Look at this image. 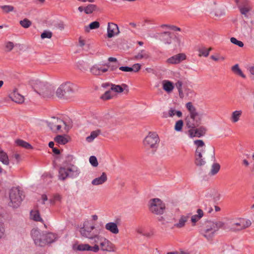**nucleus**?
Here are the masks:
<instances>
[{
	"instance_id": "obj_52",
	"label": "nucleus",
	"mask_w": 254,
	"mask_h": 254,
	"mask_svg": "<svg viewBox=\"0 0 254 254\" xmlns=\"http://www.w3.org/2000/svg\"><path fill=\"white\" fill-rule=\"evenodd\" d=\"M141 65L140 64H134L132 65V66L131 67V68L132 69V71L134 72H137L141 69Z\"/></svg>"
},
{
	"instance_id": "obj_42",
	"label": "nucleus",
	"mask_w": 254,
	"mask_h": 254,
	"mask_svg": "<svg viewBox=\"0 0 254 254\" xmlns=\"http://www.w3.org/2000/svg\"><path fill=\"white\" fill-rule=\"evenodd\" d=\"M19 23L24 28H28L32 25L31 21L27 18H24L23 20H20Z\"/></svg>"
},
{
	"instance_id": "obj_63",
	"label": "nucleus",
	"mask_w": 254,
	"mask_h": 254,
	"mask_svg": "<svg viewBox=\"0 0 254 254\" xmlns=\"http://www.w3.org/2000/svg\"><path fill=\"white\" fill-rule=\"evenodd\" d=\"M170 29L171 30H174V31H181L180 28L178 27H177L176 26H174V25H171V26H170Z\"/></svg>"
},
{
	"instance_id": "obj_34",
	"label": "nucleus",
	"mask_w": 254,
	"mask_h": 254,
	"mask_svg": "<svg viewBox=\"0 0 254 254\" xmlns=\"http://www.w3.org/2000/svg\"><path fill=\"white\" fill-rule=\"evenodd\" d=\"M197 214L194 215L191 217V221L193 223H195L200 220L203 216V212L201 209L197 210Z\"/></svg>"
},
{
	"instance_id": "obj_45",
	"label": "nucleus",
	"mask_w": 254,
	"mask_h": 254,
	"mask_svg": "<svg viewBox=\"0 0 254 254\" xmlns=\"http://www.w3.org/2000/svg\"><path fill=\"white\" fill-rule=\"evenodd\" d=\"M87 244H80L77 245L76 247H75V246H74L73 248L74 249H75L79 251H87Z\"/></svg>"
},
{
	"instance_id": "obj_10",
	"label": "nucleus",
	"mask_w": 254,
	"mask_h": 254,
	"mask_svg": "<svg viewBox=\"0 0 254 254\" xmlns=\"http://www.w3.org/2000/svg\"><path fill=\"white\" fill-rule=\"evenodd\" d=\"M166 208L165 204L163 201L158 198H153L149 202V210L156 215L163 214Z\"/></svg>"
},
{
	"instance_id": "obj_32",
	"label": "nucleus",
	"mask_w": 254,
	"mask_h": 254,
	"mask_svg": "<svg viewBox=\"0 0 254 254\" xmlns=\"http://www.w3.org/2000/svg\"><path fill=\"white\" fill-rule=\"evenodd\" d=\"M231 70L235 74L239 75L244 78H246L245 75L243 73L242 70L240 68L238 64L233 66L231 67Z\"/></svg>"
},
{
	"instance_id": "obj_21",
	"label": "nucleus",
	"mask_w": 254,
	"mask_h": 254,
	"mask_svg": "<svg viewBox=\"0 0 254 254\" xmlns=\"http://www.w3.org/2000/svg\"><path fill=\"white\" fill-rule=\"evenodd\" d=\"M11 99L15 103L21 104L24 102V96L20 94L16 89H15L13 92L10 95Z\"/></svg>"
},
{
	"instance_id": "obj_24",
	"label": "nucleus",
	"mask_w": 254,
	"mask_h": 254,
	"mask_svg": "<svg viewBox=\"0 0 254 254\" xmlns=\"http://www.w3.org/2000/svg\"><path fill=\"white\" fill-rule=\"evenodd\" d=\"M105 228L106 230L114 234H117L119 232L117 224L114 222H109L107 223L105 225Z\"/></svg>"
},
{
	"instance_id": "obj_59",
	"label": "nucleus",
	"mask_w": 254,
	"mask_h": 254,
	"mask_svg": "<svg viewBox=\"0 0 254 254\" xmlns=\"http://www.w3.org/2000/svg\"><path fill=\"white\" fill-rule=\"evenodd\" d=\"M225 12L221 9H219L215 12V16L220 17L224 15Z\"/></svg>"
},
{
	"instance_id": "obj_4",
	"label": "nucleus",
	"mask_w": 254,
	"mask_h": 254,
	"mask_svg": "<svg viewBox=\"0 0 254 254\" xmlns=\"http://www.w3.org/2000/svg\"><path fill=\"white\" fill-rule=\"evenodd\" d=\"M77 90L76 86L70 82L63 83L56 91L59 98L69 99L73 96Z\"/></svg>"
},
{
	"instance_id": "obj_12",
	"label": "nucleus",
	"mask_w": 254,
	"mask_h": 254,
	"mask_svg": "<svg viewBox=\"0 0 254 254\" xmlns=\"http://www.w3.org/2000/svg\"><path fill=\"white\" fill-rule=\"evenodd\" d=\"M237 6L243 15L248 18L250 15V11L252 10V6L248 0H235Z\"/></svg>"
},
{
	"instance_id": "obj_8",
	"label": "nucleus",
	"mask_w": 254,
	"mask_h": 254,
	"mask_svg": "<svg viewBox=\"0 0 254 254\" xmlns=\"http://www.w3.org/2000/svg\"><path fill=\"white\" fill-rule=\"evenodd\" d=\"M94 229V225L91 224L90 221H86L84 222L83 227L80 228L79 232L83 237L89 239H99V236L93 231Z\"/></svg>"
},
{
	"instance_id": "obj_29",
	"label": "nucleus",
	"mask_w": 254,
	"mask_h": 254,
	"mask_svg": "<svg viewBox=\"0 0 254 254\" xmlns=\"http://www.w3.org/2000/svg\"><path fill=\"white\" fill-rule=\"evenodd\" d=\"M242 115V110H237L232 112L230 117V120L233 123L238 122Z\"/></svg>"
},
{
	"instance_id": "obj_62",
	"label": "nucleus",
	"mask_w": 254,
	"mask_h": 254,
	"mask_svg": "<svg viewBox=\"0 0 254 254\" xmlns=\"http://www.w3.org/2000/svg\"><path fill=\"white\" fill-rule=\"evenodd\" d=\"M99 247L98 245H95V246L93 247L92 252L97 253L99 251Z\"/></svg>"
},
{
	"instance_id": "obj_37",
	"label": "nucleus",
	"mask_w": 254,
	"mask_h": 254,
	"mask_svg": "<svg viewBox=\"0 0 254 254\" xmlns=\"http://www.w3.org/2000/svg\"><path fill=\"white\" fill-rule=\"evenodd\" d=\"M100 23L98 21H94L91 22L88 26L85 27V31L89 32L90 30L96 29L99 27Z\"/></svg>"
},
{
	"instance_id": "obj_39",
	"label": "nucleus",
	"mask_w": 254,
	"mask_h": 254,
	"mask_svg": "<svg viewBox=\"0 0 254 254\" xmlns=\"http://www.w3.org/2000/svg\"><path fill=\"white\" fill-rule=\"evenodd\" d=\"M97 7L95 4H89L87 6L84 7V11L86 14H91L93 11H95Z\"/></svg>"
},
{
	"instance_id": "obj_43",
	"label": "nucleus",
	"mask_w": 254,
	"mask_h": 254,
	"mask_svg": "<svg viewBox=\"0 0 254 254\" xmlns=\"http://www.w3.org/2000/svg\"><path fill=\"white\" fill-rule=\"evenodd\" d=\"M31 215L32 216V218L34 221L41 222L43 221L41 218L40 213L38 211H31Z\"/></svg>"
},
{
	"instance_id": "obj_27",
	"label": "nucleus",
	"mask_w": 254,
	"mask_h": 254,
	"mask_svg": "<svg viewBox=\"0 0 254 254\" xmlns=\"http://www.w3.org/2000/svg\"><path fill=\"white\" fill-rule=\"evenodd\" d=\"M92 123L93 125L100 127H104L107 124L106 121L102 118L99 117L94 118Z\"/></svg>"
},
{
	"instance_id": "obj_5",
	"label": "nucleus",
	"mask_w": 254,
	"mask_h": 254,
	"mask_svg": "<svg viewBox=\"0 0 254 254\" xmlns=\"http://www.w3.org/2000/svg\"><path fill=\"white\" fill-rule=\"evenodd\" d=\"M194 144L197 147L194 154V164L198 167H201L206 163L202 156V153L205 152V143L202 140L198 139L194 141Z\"/></svg>"
},
{
	"instance_id": "obj_55",
	"label": "nucleus",
	"mask_w": 254,
	"mask_h": 254,
	"mask_svg": "<svg viewBox=\"0 0 254 254\" xmlns=\"http://www.w3.org/2000/svg\"><path fill=\"white\" fill-rule=\"evenodd\" d=\"M119 69L125 72H131L132 69L129 66H120Z\"/></svg>"
},
{
	"instance_id": "obj_35",
	"label": "nucleus",
	"mask_w": 254,
	"mask_h": 254,
	"mask_svg": "<svg viewBox=\"0 0 254 254\" xmlns=\"http://www.w3.org/2000/svg\"><path fill=\"white\" fill-rule=\"evenodd\" d=\"M54 140L59 144L64 145L68 142L67 138L62 135H58L54 138Z\"/></svg>"
},
{
	"instance_id": "obj_36",
	"label": "nucleus",
	"mask_w": 254,
	"mask_h": 254,
	"mask_svg": "<svg viewBox=\"0 0 254 254\" xmlns=\"http://www.w3.org/2000/svg\"><path fill=\"white\" fill-rule=\"evenodd\" d=\"M122 86L124 87L125 88L127 87V86L125 84H123L122 86L111 84V89L115 92L121 93L124 91V89Z\"/></svg>"
},
{
	"instance_id": "obj_33",
	"label": "nucleus",
	"mask_w": 254,
	"mask_h": 254,
	"mask_svg": "<svg viewBox=\"0 0 254 254\" xmlns=\"http://www.w3.org/2000/svg\"><path fill=\"white\" fill-rule=\"evenodd\" d=\"M101 133V131L100 129H97L96 130L92 131L91 132L90 135L86 137V141L88 142H92Z\"/></svg>"
},
{
	"instance_id": "obj_53",
	"label": "nucleus",
	"mask_w": 254,
	"mask_h": 254,
	"mask_svg": "<svg viewBox=\"0 0 254 254\" xmlns=\"http://www.w3.org/2000/svg\"><path fill=\"white\" fill-rule=\"evenodd\" d=\"M61 196L59 194H56L54 195V198L50 200V203L54 204L56 201H61Z\"/></svg>"
},
{
	"instance_id": "obj_41",
	"label": "nucleus",
	"mask_w": 254,
	"mask_h": 254,
	"mask_svg": "<svg viewBox=\"0 0 254 254\" xmlns=\"http://www.w3.org/2000/svg\"><path fill=\"white\" fill-rule=\"evenodd\" d=\"M220 169V165L218 163H214L211 167L210 174L211 175H216Z\"/></svg>"
},
{
	"instance_id": "obj_13",
	"label": "nucleus",
	"mask_w": 254,
	"mask_h": 254,
	"mask_svg": "<svg viewBox=\"0 0 254 254\" xmlns=\"http://www.w3.org/2000/svg\"><path fill=\"white\" fill-rule=\"evenodd\" d=\"M250 220L243 218L236 219L231 225V229L233 231H240L246 229L251 225Z\"/></svg>"
},
{
	"instance_id": "obj_57",
	"label": "nucleus",
	"mask_w": 254,
	"mask_h": 254,
	"mask_svg": "<svg viewBox=\"0 0 254 254\" xmlns=\"http://www.w3.org/2000/svg\"><path fill=\"white\" fill-rule=\"evenodd\" d=\"M5 232V229L4 227L3 224L0 223V239L4 235Z\"/></svg>"
},
{
	"instance_id": "obj_7",
	"label": "nucleus",
	"mask_w": 254,
	"mask_h": 254,
	"mask_svg": "<svg viewBox=\"0 0 254 254\" xmlns=\"http://www.w3.org/2000/svg\"><path fill=\"white\" fill-rule=\"evenodd\" d=\"M160 139L158 134L154 132H149L143 140V145L146 149H152L154 153L157 150Z\"/></svg>"
},
{
	"instance_id": "obj_48",
	"label": "nucleus",
	"mask_w": 254,
	"mask_h": 254,
	"mask_svg": "<svg viewBox=\"0 0 254 254\" xmlns=\"http://www.w3.org/2000/svg\"><path fill=\"white\" fill-rule=\"evenodd\" d=\"M230 41L232 43L238 45L240 47H243L244 46V44L242 41L238 40L234 37H232L230 39Z\"/></svg>"
},
{
	"instance_id": "obj_31",
	"label": "nucleus",
	"mask_w": 254,
	"mask_h": 254,
	"mask_svg": "<svg viewBox=\"0 0 254 254\" xmlns=\"http://www.w3.org/2000/svg\"><path fill=\"white\" fill-rule=\"evenodd\" d=\"M0 161L5 165L9 164V160L6 152L0 148Z\"/></svg>"
},
{
	"instance_id": "obj_30",
	"label": "nucleus",
	"mask_w": 254,
	"mask_h": 254,
	"mask_svg": "<svg viewBox=\"0 0 254 254\" xmlns=\"http://www.w3.org/2000/svg\"><path fill=\"white\" fill-rule=\"evenodd\" d=\"M189 218V216L182 215L179 220L178 223L174 225L175 227L178 228H181L185 226L186 223L188 221Z\"/></svg>"
},
{
	"instance_id": "obj_40",
	"label": "nucleus",
	"mask_w": 254,
	"mask_h": 254,
	"mask_svg": "<svg viewBox=\"0 0 254 254\" xmlns=\"http://www.w3.org/2000/svg\"><path fill=\"white\" fill-rule=\"evenodd\" d=\"M16 143L17 145L25 148L26 149H32V146L28 142L21 140V139H17L16 141Z\"/></svg>"
},
{
	"instance_id": "obj_38",
	"label": "nucleus",
	"mask_w": 254,
	"mask_h": 254,
	"mask_svg": "<svg viewBox=\"0 0 254 254\" xmlns=\"http://www.w3.org/2000/svg\"><path fill=\"white\" fill-rule=\"evenodd\" d=\"M212 48H209L207 49L205 47H202L199 48L198 50L199 52V56H204L205 57H207L209 55V52L212 50Z\"/></svg>"
},
{
	"instance_id": "obj_22",
	"label": "nucleus",
	"mask_w": 254,
	"mask_h": 254,
	"mask_svg": "<svg viewBox=\"0 0 254 254\" xmlns=\"http://www.w3.org/2000/svg\"><path fill=\"white\" fill-rule=\"evenodd\" d=\"M159 39L165 44H170L172 43L171 33L170 32H164L158 34Z\"/></svg>"
},
{
	"instance_id": "obj_61",
	"label": "nucleus",
	"mask_w": 254,
	"mask_h": 254,
	"mask_svg": "<svg viewBox=\"0 0 254 254\" xmlns=\"http://www.w3.org/2000/svg\"><path fill=\"white\" fill-rule=\"evenodd\" d=\"M57 27L60 30H63L64 28V25L63 22H60L57 25Z\"/></svg>"
},
{
	"instance_id": "obj_9",
	"label": "nucleus",
	"mask_w": 254,
	"mask_h": 254,
	"mask_svg": "<svg viewBox=\"0 0 254 254\" xmlns=\"http://www.w3.org/2000/svg\"><path fill=\"white\" fill-rule=\"evenodd\" d=\"M23 191L20 190L18 188H12L9 192V198L11 206L13 208L18 207L24 198Z\"/></svg>"
},
{
	"instance_id": "obj_6",
	"label": "nucleus",
	"mask_w": 254,
	"mask_h": 254,
	"mask_svg": "<svg viewBox=\"0 0 254 254\" xmlns=\"http://www.w3.org/2000/svg\"><path fill=\"white\" fill-rule=\"evenodd\" d=\"M79 173L80 171L76 166L70 164L67 167H61L59 168V179L64 181L67 177L75 178L79 175Z\"/></svg>"
},
{
	"instance_id": "obj_44",
	"label": "nucleus",
	"mask_w": 254,
	"mask_h": 254,
	"mask_svg": "<svg viewBox=\"0 0 254 254\" xmlns=\"http://www.w3.org/2000/svg\"><path fill=\"white\" fill-rule=\"evenodd\" d=\"M0 8L2 9L5 13H9V12L13 11L14 8L13 6L9 5H4L0 6Z\"/></svg>"
},
{
	"instance_id": "obj_51",
	"label": "nucleus",
	"mask_w": 254,
	"mask_h": 254,
	"mask_svg": "<svg viewBox=\"0 0 254 254\" xmlns=\"http://www.w3.org/2000/svg\"><path fill=\"white\" fill-rule=\"evenodd\" d=\"M250 158L249 157L246 159H243L242 161V165L246 168H248L250 163L252 162V161L251 162H250Z\"/></svg>"
},
{
	"instance_id": "obj_25",
	"label": "nucleus",
	"mask_w": 254,
	"mask_h": 254,
	"mask_svg": "<svg viewBox=\"0 0 254 254\" xmlns=\"http://www.w3.org/2000/svg\"><path fill=\"white\" fill-rule=\"evenodd\" d=\"M149 58V53L144 50H142L134 57L133 59L136 60H140L142 59L147 60Z\"/></svg>"
},
{
	"instance_id": "obj_3",
	"label": "nucleus",
	"mask_w": 254,
	"mask_h": 254,
	"mask_svg": "<svg viewBox=\"0 0 254 254\" xmlns=\"http://www.w3.org/2000/svg\"><path fill=\"white\" fill-rule=\"evenodd\" d=\"M31 85L34 90L44 98H50L55 93V89L51 85L39 80H33Z\"/></svg>"
},
{
	"instance_id": "obj_23",
	"label": "nucleus",
	"mask_w": 254,
	"mask_h": 254,
	"mask_svg": "<svg viewBox=\"0 0 254 254\" xmlns=\"http://www.w3.org/2000/svg\"><path fill=\"white\" fill-rule=\"evenodd\" d=\"M107 180V175L105 172L102 173L101 176L92 180L91 183L94 186L100 185L104 184Z\"/></svg>"
},
{
	"instance_id": "obj_64",
	"label": "nucleus",
	"mask_w": 254,
	"mask_h": 254,
	"mask_svg": "<svg viewBox=\"0 0 254 254\" xmlns=\"http://www.w3.org/2000/svg\"><path fill=\"white\" fill-rule=\"evenodd\" d=\"M53 149V152L56 154H59L60 151L59 149L54 147Z\"/></svg>"
},
{
	"instance_id": "obj_28",
	"label": "nucleus",
	"mask_w": 254,
	"mask_h": 254,
	"mask_svg": "<svg viewBox=\"0 0 254 254\" xmlns=\"http://www.w3.org/2000/svg\"><path fill=\"white\" fill-rule=\"evenodd\" d=\"M43 241L45 242L44 246L46 244H50L53 243L56 238L55 234L52 233H49L43 236Z\"/></svg>"
},
{
	"instance_id": "obj_49",
	"label": "nucleus",
	"mask_w": 254,
	"mask_h": 254,
	"mask_svg": "<svg viewBox=\"0 0 254 254\" xmlns=\"http://www.w3.org/2000/svg\"><path fill=\"white\" fill-rule=\"evenodd\" d=\"M89 162L93 167H97L98 165L97 159L94 156H91L90 157Z\"/></svg>"
},
{
	"instance_id": "obj_20",
	"label": "nucleus",
	"mask_w": 254,
	"mask_h": 254,
	"mask_svg": "<svg viewBox=\"0 0 254 254\" xmlns=\"http://www.w3.org/2000/svg\"><path fill=\"white\" fill-rule=\"evenodd\" d=\"M108 71V68L103 67L101 64H95L90 69V72L94 75H100L102 73Z\"/></svg>"
},
{
	"instance_id": "obj_11",
	"label": "nucleus",
	"mask_w": 254,
	"mask_h": 254,
	"mask_svg": "<svg viewBox=\"0 0 254 254\" xmlns=\"http://www.w3.org/2000/svg\"><path fill=\"white\" fill-rule=\"evenodd\" d=\"M175 86L178 90L179 95L180 98L183 99L185 96L192 98L195 95L194 91L188 86L184 85L183 87V82L178 80L175 83Z\"/></svg>"
},
{
	"instance_id": "obj_58",
	"label": "nucleus",
	"mask_w": 254,
	"mask_h": 254,
	"mask_svg": "<svg viewBox=\"0 0 254 254\" xmlns=\"http://www.w3.org/2000/svg\"><path fill=\"white\" fill-rule=\"evenodd\" d=\"M12 157L15 158L17 163H19L21 160L20 155L19 154L15 153L12 155Z\"/></svg>"
},
{
	"instance_id": "obj_14",
	"label": "nucleus",
	"mask_w": 254,
	"mask_h": 254,
	"mask_svg": "<svg viewBox=\"0 0 254 254\" xmlns=\"http://www.w3.org/2000/svg\"><path fill=\"white\" fill-rule=\"evenodd\" d=\"M63 126H64V129L65 130H68L69 129V127H67L66 123L60 119L54 118L53 121L48 123V127L54 132H57L59 131Z\"/></svg>"
},
{
	"instance_id": "obj_2",
	"label": "nucleus",
	"mask_w": 254,
	"mask_h": 254,
	"mask_svg": "<svg viewBox=\"0 0 254 254\" xmlns=\"http://www.w3.org/2000/svg\"><path fill=\"white\" fill-rule=\"evenodd\" d=\"M186 106L189 112V115L185 119L187 127L190 129L198 127L201 123L202 116L197 112L191 102L187 103Z\"/></svg>"
},
{
	"instance_id": "obj_1",
	"label": "nucleus",
	"mask_w": 254,
	"mask_h": 254,
	"mask_svg": "<svg viewBox=\"0 0 254 254\" xmlns=\"http://www.w3.org/2000/svg\"><path fill=\"white\" fill-rule=\"evenodd\" d=\"M224 226V223L220 221H206L199 229V232L207 241H212L216 233Z\"/></svg>"
},
{
	"instance_id": "obj_47",
	"label": "nucleus",
	"mask_w": 254,
	"mask_h": 254,
	"mask_svg": "<svg viewBox=\"0 0 254 254\" xmlns=\"http://www.w3.org/2000/svg\"><path fill=\"white\" fill-rule=\"evenodd\" d=\"M53 34L51 31H44L41 35L42 39L49 38L50 39L52 37Z\"/></svg>"
},
{
	"instance_id": "obj_16",
	"label": "nucleus",
	"mask_w": 254,
	"mask_h": 254,
	"mask_svg": "<svg viewBox=\"0 0 254 254\" xmlns=\"http://www.w3.org/2000/svg\"><path fill=\"white\" fill-rule=\"evenodd\" d=\"M207 131V129L203 126L198 127L188 130L189 136L191 138L197 137H200L204 136Z\"/></svg>"
},
{
	"instance_id": "obj_26",
	"label": "nucleus",
	"mask_w": 254,
	"mask_h": 254,
	"mask_svg": "<svg viewBox=\"0 0 254 254\" xmlns=\"http://www.w3.org/2000/svg\"><path fill=\"white\" fill-rule=\"evenodd\" d=\"M163 89L168 93L171 92L174 88V85L171 81L165 80L162 82Z\"/></svg>"
},
{
	"instance_id": "obj_15",
	"label": "nucleus",
	"mask_w": 254,
	"mask_h": 254,
	"mask_svg": "<svg viewBox=\"0 0 254 254\" xmlns=\"http://www.w3.org/2000/svg\"><path fill=\"white\" fill-rule=\"evenodd\" d=\"M100 241V249L103 251L115 252L114 245L105 238H100L97 239Z\"/></svg>"
},
{
	"instance_id": "obj_46",
	"label": "nucleus",
	"mask_w": 254,
	"mask_h": 254,
	"mask_svg": "<svg viewBox=\"0 0 254 254\" xmlns=\"http://www.w3.org/2000/svg\"><path fill=\"white\" fill-rule=\"evenodd\" d=\"M184 125L183 121L182 120L177 121L175 124V129L176 131H181Z\"/></svg>"
},
{
	"instance_id": "obj_18",
	"label": "nucleus",
	"mask_w": 254,
	"mask_h": 254,
	"mask_svg": "<svg viewBox=\"0 0 254 254\" xmlns=\"http://www.w3.org/2000/svg\"><path fill=\"white\" fill-rule=\"evenodd\" d=\"M187 56L185 54L180 53L168 59L166 61V63L172 64H179L182 61L185 60Z\"/></svg>"
},
{
	"instance_id": "obj_60",
	"label": "nucleus",
	"mask_w": 254,
	"mask_h": 254,
	"mask_svg": "<svg viewBox=\"0 0 254 254\" xmlns=\"http://www.w3.org/2000/svg\"><path fill=\"white\" fill-rule=\"evenodd\" d=\"M176 110L173 108H171L169 111V115L170 117H173L175 115Z\"/></svg>"
},
{
	"instance_id": "obj_50",
	"label": "nucleus",
	"mask_w": 254,
	"mask_h": 254,
	"mask_svg": "<svg viewBox=\"0 0 254 254\" xmlns=\"http://www.w3.org/2000/svg\"><path fill=\"white\" fill-rule=\"evenodd\" d=\"M111 93L110 91H107L104 94L101 96V98L104 100L110 99L112 98Z\"/></svg>"
},
{
	"instance_id": "obj_17",
	"label": "nucleus",
	"mask_w": 254,
	"mask_h": 254,
	"mask_svg": "<svg viewBox=\"0 0 254 254\" xmlns=\"http://www.w3.org/2000/svg\"><path fill=\"white\" fill-rule=\"evenodd\" d=\"M31 236L36 245L43 247L44 246L45 242L43 241V236L40 232L36 229H33L31 232Z\"/></svg>"
},
{
	"instance_id": "obj_56",
	"label": "nucleus",
	"mask_w": 254,
	"mask_h": 254,
	"mask_svg": "<svg viewBox=\"0 0 254 254\" xmlns=\"http://www.w3.org/2000/svg\"><path fill=\"white\" fill-rule=\"evenodd\" d=\"M246 67L252 75L254 74V66L251 65L250 64H247L246 65Z\"/></svg>"
},
{
	"instance_id": "obj_54",
	"label": "nucleus",
	"mask_w": 254,
	"mask_h": 254,
	"mask_svg": "<svg viewBox=\"0 0 254 254\" xmlns=\"http://www.w3.org/2000/svg\"><path fill=\"white\" fill-rule=\"evenodd\" d=\"M14 44L11 42H7L5 44V48L7 49V51H11L14 48Z\"/></svg>"
},
{
	"instance_id": "obj_19",
	"label": "nucleus",
	"mask_w": 254,
	"mask_h": 254,
	"mask_svg": "<svg viewBox=\"0 0 254 254\" xmlns=\"http://www.w3.org/2000/svg\"><path fill=\"white\" fill-rule=\"evenodd\" d=\"M118 25L114 23H108L107 28V37L111 38L119 33Z\"/></svg>"
}]
</instances>
